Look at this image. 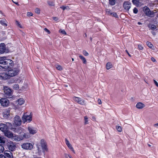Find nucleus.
<instances>
[{
  "label": "nucleus",
  "instance_id": "nucleus-1",
  "mask_svg": "<svg viewBox=\"0 0 158 158\" xmlns=\"http://www.w3.org/2000/svg\"><path fill=\"white\" fill-rule=\"evenodd\" d=\"M14 65V62L11 60L7 59L6 56L0 57V71L3 69L6 70L10 69Z\"/></svg>",
  "mask_w": 158,
  "mask_h": 158
},
{
  "label": "nucleus",
  "instance_id": "nucleus-2",
  "mask_svg": "<svg viewBox=\"0 0 158 158\" xmlns=\"http://www.w3.org/2000/svg\"><path fill=\"white\" fill-rule=\"evenodd\" d=\"M9 128L14 132L19 133V135L27 134L23 131V129L21 127L16 126L14 127L11 123H9Z\"/></svg>",
  "mask_w": 158,
  "mask_h": 158
},
{
  "label": "nucleus",
  "instance_id": "nucleus-3",
  "mask_svg": "<svg viewBox=\"0 0 158 158\" xmlns=\"http://www.w3.org/2000/svg\"><path fill=\"white\" fill-rule=\"evenodd\" d=\"M30 137V135L28 134H19V135L14 134L12 139L15 141H19L23 139L24 138H28Z\"/></svg>",
  "mask_w": 158,
  "mask_h": 158
},
{
  "label": "nucleus",
  "instance_id": "nucleus-4",
  "mask_svg": "<svg viewBox=\"0 0 158 158\" xmlns=\"http://www.w3.org/2000/svg\"><path fill=\"white\" fill-rule=\"evenodd\" d=\"M8 74L10 78L11 77L15 76L18 75L20 71V69L18 68H12L10 69H7Z\"/></svg>",
  "mask_w": 158,
  "mask_h": 158
},
{
  "label": "nucleus",
  "instance_id": "nucleus-5",
  "mask_svg": "<svg viewBox=\"0 0 158 158\" xmlns=\"http://www.w3.org/2000/svg\"><path fill=\"white\" fill-rule=\"evenodd\" d=\"M5 147L10 151L13 152L15 150L16 148L15 145L13 142L11 141H7L5 144Z\"/></svg>",
  "mask_w": 158,
  "mask_h": 158
},
{
  "label": "nucleus",
  "instance_id": "nucleus-6",
  "mask_svg": "<svg viewBox=\"0 0 158 158\" xmlns=\"http://www.w3.org/2000/svg\"><path fill=\"white\" fill-rule=\"evenodd\" d=\"M9 49L4 43L0 44V54H6L9 53Z\"/></svg>",
  "mask_w": 158,
  "mask_h": 158
},
{
  "label": "nucleus",
  "instance_id": "nucleus-7",
  "mask_svg": "<svg viewBox=\"0 0 158 158\" xmlns=\"http://www.w3.org/2000/svg\"><path fill=\"white\" fill-rule=\"evenodd\" d=\"M32 120V115L30 114L27 115L24 114L22 117V120L23 123H24L26 122L29 123Z\"/></svg>",
  "mask_w": 158,
  "mask_h": 158
},
{
  "label": "nucleus",
  "instance_id": "nucleus-8",
  "mask_svg": "<svg viewBox=\"0 0 158 158\" xmlns=\"http://www.w3.org/2000/svg\"><path fill=\"white\" fill-rule=\"evenodd\" d=\"M40 144L42 149L43 152H47L48 150L47 148V143L44 139H41L40 140Z\"/></svg>",
  "mask_w": 158,
  "mask_h": 158
},
{
  "label": "nucleus",
  "instance_id": "nucleus-9",
  "mask_svg": "<svg viewBox=\"0 0 158 158\" xmlns=\"http://www.w3.org/2000/svg\"><path fill=\"white\" fill-rule=\"evenodd\" d=\"M6 141V139L3 136H0V153H2L5 150L2 144L5 143Z\"/></svg>",
  "mask_w": 158,
  "mask_h": 158
},
{
  "label": "nucleus",
  "instance_id": "nucleus-10",
  "mask_svg": "<svg viewBox=\"0 0 158 158\" xmlns=\"http://www.w3.org/2000/svg\"><path fill=\"white\" fill-rule=\"evenodd\" d=\"M21 123L22 121L20 117L19 116L16 115L14 118V123L13 125L14 127L15 126H19L21 125Z\"/></svg>",
  "mask_w": 158,
  "mask_h": 158
},
{
  "label": "nucleus",
  "instance_id": "nucleus-11",
  "mask_svg": "<svg viewBox=\"0 0 158 158\" xmlns=\"http://www.w3.org/2000/svg\"><path fill=\"white\" fill-rule=\"evenodd\" d=\"M21 146L22 148L26 150H31L33 148V145L30 143H23Z\"/></svg>",
  "mask_w": 158,
  "mask_h": 158
},
{
  "label": "nucleus",
  "instance_id": "nucleus-12",
  "mask_svg": "<svg viewBox=\"0 0 158 158\" xmlns=\"http://www.w3.org/2000/svg\"><path fill=\"white\" fill-rule=\"evenodd\" d=\"M9 123H7L5 124L4 123H1L0 124V130L4 133L7 131L9 128Z\"/></svg>",
  "mask_w": 158,
  "mask_h": 158
},
{
  "label": "nucleus",
  "instance_id": "nucleus-13",
  "mask_svg": "<svg viewBox=\"0 0 158 158\" xmlns=\"http://www.w3.org/2000/svg\"><path fill=\"white\" fill-rule=\"evenodd\" d=\"M131 3L129 1L124 2L123 4V6L125 10L127 11L129 10L131 7Z\"/></svg>",
  "mask_w": 158,
  "mask_h": 158
},
{
  "label": "nucleus",
  "instance_id": "nucleus-14",
  "mask_svg": "<svg viewBox=\"0 0 158 158\" xmlns=\"http://www.w3.org/2000/svg\"><path fill=\"white\" fill-rule=\"evenodd\" d=\"M0 103L2 106L6 107L8 106L9 101L7 98H2L0 99Z\"/></svg>",
  "mask_w": 158,
  "mask_h": 158
},
{
  "label": "nucleus",
  "instance_id": "nucleus-15",
  "mask_svg": "<svg viewBox=\"0 0 158 158\" xmlns=\"http://www.w3.org/2000/svg\"><path fill=\"white\" fill-rule=\"evenodd\" d=\"M10 78L7 71L0 73V78L1 79L5 80Z\"/></svg>",
  "mask_w": 158,
  "mask_h": 158
},
{
  "label": "nucleus",
  "instance_id": "nucleus-16",
  "mask_svg": "<svg viewBox=\"0 0 158 158\" xmlns=\"http://www.w3.org/2000/svg\"><path fill=\"white\" fill-rule=\"evenodd\" d=\"M73 99L76 102L81 105H84L85 104V101L80 98L74 97L73 98Z\"/></svg>",
  "mask_w": 158,
  "mask_h": 158
},
{
  "label": "nucleus",
  "instance_id": "nucleus-17",
  "mask_svg": "<svg viewBox=\"0 0 158 158\" xmlns=\"http://www.w3.org/2000/svg\"><path fill=\"white\" fill-rule=\"evenodd\" d=\"M4 92L5 94L9 97L11 96V90L7 86H5L4 89Z\"/></svg>",
  "mask_w": 158,
  "mask_h": 158
},
{
  "label": "nucleus",
  "instance_id": "nucleus-18",
  "mask_svg": "<svg viewBox=\"0 0 158 158\" xmlns=\"http://www.w3.org/2000/svg\"><path fill=\"white\" fill-rule=\"evenodd\" d=\"M3 116L4 118L7 119L9 118L10 115V110L8 108L5 110L3 113Z\"/></svg>",
  "mask_w": 158,
  "mask_h": 158
},
{
  "label": "nucleus",
  "instance_id": "nucleus-19",
  "mask_svg": "<svg viewBox=\"0 0 158 158\" xmlns=\"http://www.w3.org/2000/svg\"><path fill=\"white\" fill-rule=\"evenodd\" d=\"M106 12L107 13L110 15H111L113 17L116 18H118V16L117 15L116 12H112L110 9H107L106 10Z\"/></svg>",
  "mask_w": 158,
  "mask_h": 158
},
{
  "label": "nucleus",
  "instance_id": "nucleus-20",
  "mask_svg": "<svg viewBox=\"0 0 158 158\" xmlns=\"http://www.w3.org/2000/svg\"><path fill=\"white\" fill-rule=\"evenodd\" d=\"M4 155L7 158H13L12 153L10 151H5L4 152Z\"/></svg>",
  "mask_w": 158,
  "mask_h": 158
},
{
  "label": "nucleus",
  "instance_id": "nucleus-21",
  "mask_svg": "<svg viewBox=\"0 0 158 158\" xmlns=\"http://www.w3.org/2000/svg\"><path fill=\"white\" fill-rule=\"evenodd\" d=\"M28 130L30 134L34 135L37 132L35 129L32 127H28Z\"/></svg>",
  "mask_w": 158,
  "mask_h": 158
},
{
  "label": "nucleus",
  "instance_id": "nucleus-22",
  "mask_svg": "<svg viewBox=\"0 0 158 158\" xmlns=\"http://www.w3.org/2000/svg\"><path fill=\"white\" fill-rule=\"evenodd\" d=\"M4 133L5 135L8 138H11L12 139H13V137L14 134L12 133L7 130Z\"/></svg>",
  "mask_w": 158,
  "mask_h": 158
},
{
  "label": "nucleus",
  "instance_id": "nucleus-23",
  "mask_svg": "<svg viewBox=\"0 0 158 158\" xmlns=\"http://www.w3.org/2000/svg\"><path fill=\"white\" fill-rule=\"evenodd\" d=\"M148 27L149 28L150 30H151L152 31L156 30V26L153 24L149 23L148 25Z\"/></svg>",
  "mask_w": 158,
  "mask_h": 158
},
{
  "label": "nucleus",
  "instance_id": "nucleus-24",
  "mask_svg": "<svg viewBox=\"0 0 158 158\" xmlns=\"http://www.w3.org/2000/svg\"><path fill=\"white\" fill-rule=\"evenodd\" d=\"M24 103V101L22 98H19L18 99L16 103H17V105L18 106L21 105L22 104H23Z\"/></svg>",
  "mask_w": 158,
  "mask_h": 158
},
{
  "label": "nucleus",
  "instance_id": "nucleus-25",
  "mask_svg": "<svg viewBox=\"0 0 158 158\" xmlns=\"http://www.w3.org/2000/svg\"><path fill=\"white\" fill-rule=\"evenodd\" d=\"M136 107L138 109H141L144 106V105L141 102H138L136 105Z\"/></svg>",
  "mask_w": 158,
  "mask_h": 158
},
{
  "label": "nucleus",
  "instance_id": "nucleus-26",
  "mask_svg": "<svg viewBox=\"0 0 158 158\" xmlns=\"http://www.w3.org/2000/svg\"><path fill=\"white\" fill-rule=\"evenodd\" d=\"M147 45L152 50L154 49V47L153 44L150 42L147 41L146 42Z\"/></svg>",
  "mask_w": 158,
  "mask_h": 158
},
{
  "label": "nucleus",
  "instance_id": "nucleus-27",
  "mask_svg": "<svg viewBox=\"0 0 158 158\" xmlns=\"http://www.w3.org/2000/svg\"><path fill=\"white\" fill-rule=\"evenodd\" d=\"M132 2L133 4L138 6L139 5V0H132Z\"/></svg>",
  "mask_w": 158,
  "mask_h": 158
},
{
  "label": "nucleus",
  "instance_id": "nucleus-28",
  "mask_svg": "<svg viewBox=\"0 0 158 158\" xmlns=\"http://www.w3.org/2000/svg\"><path fill=\"white\" fill-rule=\"evenodd\" d=\"M151 11L150 9L147 7L144 11V13L146 15L148 16Z\"/></svg>",
  "mask_w": 158,
  "mask_h": 158
},
{
  "label": "nucleus",
  "instance_id": "nucleus-29",
  "mask_svg": "<svg viewBox=\"0 0 158 158\" xmlns=\"http://www.w3.org/2000/svg\"><path fill=\"white\" fill-rule=\"evenodd\" d=\"M112 67V65L110 62H108L106 65V68L108 70Z\"/></svg>",
  "mask_w": 158,
  "mask_h": 158
},
{
  "label": "nucleus",
  "instance_id": "nucleus-30",
  "mask_svg": "<svg viewBox=\"0 0 158 158\" xmlns=\"http://www.w3.org/2000/svg\"><path fill=\"white\" fill-rule=\"evenodd\" d=\"M79 58L81 59L83 62V63L84 64H86V63L87 61L85 58L82 56L80 55L79 56Z\"/></svg>",
  "mask_w": 158,
  "mask_h": 158
},
{
  "label": "nucleus",
  "instance_id": "nucleus-31",
  "mask_svg": "<svg viewBox=\"0 0 158 158\" xmlns=\"http://www.w3.org/2000/svg\"><path fill=\"white\" fill-rule=\"evenodd\" d=\"M13 87L14 89L17 90L19 88V86L18 84H16L13 85Z\"/></svg>",
  "mask_w": 158,
  "mask_h": 158
},
{
  "label": "nucleus",
  "instance_id": "nucleus-32",
  "mask_svg": "<svg viewBox=\"0 0 158 158\" xmlns=\"http://www.w3.org/2000/svg\"><path fill=\"white\" fill-rule=\"evenodd\" d=\"M6 20H1L0 21V23L2 26L6 27L7 26V24L6 23Z\"/></svg>",
  "mask_w": 158,
  "mask_h": 158
},
{
  "label": "nucleus",
  "instance_id": "nucleus-33",
  "mask_svg": "<svg viewBox=\"0 0 158 158\" xmlns=\"http://www.w3.org/2000/svg\"><path fill=\"white\" fill-rule=\"evenodd\" d=\"M155 13L156 12H155L153 11H151L148 16L150 17H152L154 16Z\"/></svg>",
  "mask_w": 158,
  "mask_h": 158
},
{
  "label": "nucleus",
  "instance_id": "nucleus-34",
  "mask_svg": "<svg viewBox=\"0 0 158 158\" xmlns=\"http://www.w3.org/2000/svg\"><path fill=\"white\" fill-rule=\"evenodd\" d=\"M109 3L110 5L113 6L115 4V0H109Z\"/></svg>",
  "mask_w": 158,
  "mask_h": 158
},
{
  "label": "nucleus",
  "instance_id": "nucleus-35",
  "mask_svg": "<svg viewBox=\"0 0 158 158\" xmlns=\"http://www.w3.org/2000/svg\"><path fill=\"white\" fill-rule=\"evenodd\" d=\"M67 146L74 153H75V151L73 147H72V145L70 144L67 145Z\"/></svg>",
  "mask_w": 158,
  "mask_h": 158
},
{
  "label": "nucleus",
  "instance_id": "nucleus-36",
  "mask_svg": "<svg viewBox=\"0 0 158 158\" xmlns=\"http://www.w3.org/2000/svg\"><path fill=\"white\" fill-rule=\"evenodd\" d=\"M116 128L117 130L119 132H121L122 130V128L120 126H116Z\"/></svg>",
  "mask_w": 158,
  "mask_h": 158
},
{
  "label": "nucleus",
  "instance_id": "nucleus-37",
  "mask_svg": "<svg viewBox=\"0 0 158 158\" xmlns=\"http://www.w3.org/2000/svg\"><path fill=\"white\" fill-rule=\"evenodd\" d=\"M60 8L62 9L63 10H64L65 9H69V8L68 6H62L60 7Z\"/></svg>",
  "mask_w": 158,
  "mask_h": 158
},
{
  "label": "nucleus",
  "instance_id": "nucleus-38",
  "mask_svg": "<svg viewBox=\"0 0 158 158\" xmlns=\"http://www.w3.org/2000/svg\"><path fill=\"white\" fill-rule=\"evenodd\" d=\"M64 155L65 158H73L70 155L67 153H64Z\"/></svg>",
  "mask_w": 158,
  "mask_h": 158
},
{
  "label": "nucleus",
  "instance_id": "nucleus-39",
  "mask_svg": "<svg viewBox=\"0 0 158 158\" xmlns=\"http://www.w3.org/2000/svg\"><path fill=\"white\" fill-rule=\"evenodd\" d=\"M16 24L20 28H23L22 25L20 24V23L17 20L16 21Z\"/></svg>",
  "mask_w": 158,
  "mask_h": 158
},
{
  "label": "nucleus",
  "instance_id": "nucleus-40",
  "mask_svg": "<svg viewBox=\"0 0 158 158\" xmlns=\"http://www.w3.org/2000/svg\"><path fill=\"white\" fill-rule=\"evenodd\" d=\"M16 80L14 79L13 78V79H10V80H9V81H8V83H11V84H12V83H14L16 81Z\"/></svg>",
  "mask_w": 158,
  "mask_h": 158
},
{
  "label": "nucleus",
  "instance_id": "nucleus-41",
  "mask_svg": "<svg viewBox=\"0 0 158 158\" xmlns=\"http://www.w3.org/2000/svg\"><path fill=\"white\" fill-rule=\"evenodd\" d=\"M35 12L36 13L39 14L40 13V10L39 8H36L35 9Z\"/></svg>",
  "mask_w": 158,
  "mask_h": 158
},
{
  "label": "nucleus",
  "instance_id": "nucleus-42",
  "mask_svg": "<svg viewBox=\"0 0 158 158\" xmlns=\"http://www.w3.org/2000/svg\"><path fill=\"white\" fill-rule=\"evenodd\" d=\"M48 3L50 6H53L54 5V2L52 1H48Z\"/></svg>",
  "mask_w": 158,
  "mask_h": 158
},
{
  "label": "nucleus",
  "instance_id": "nucleus-43",
  "mask_svg": "<svg viewBox=\"0 0 158 158\" xmlns=\"http://www.w3.org/2000/svg\"><path fill=\"white\" fill-rule=\"evenodd\" d=\"M133 12L135 14H137L138 12V10L136 7H135L133 10Z\"/></svg>",
  "mask_w": 158,
  "mask_h": 158
},
{
  "label": "nucleus",
  "instance_id": "nucleus-44",
  "mask_svg": "<svg viewBox=\"0 0 158 158\" xmlns=\"http://www.w3.org/2000/svg\"><path fill=\"white\" fill-rule=\"evenodd\" d=\"M60 32L63 35H66V33L64 30H60Z\"/></svg>",
  "mask_w": 158,
  "mask_h": 158
},
{
  "label": "nucleus",
  "instance_id": "nucleus-45",
  "mask_svg": "<svg viewBox=\"0 0 158 158\" xmlns=\"http://www.w3.org/2000/svg\"><path fill=\"white\" fill-rule=\"evenodd\" d=\"M83 53L85 56H88L89 55L88 53L85 50H83Z\"/></svg>",
  "mask_w": 158,
  "mask_h": 158
},
{
  "label": "nucleus",
  "instance_id": "nucleus-46",
  "mask_svg": "<svg viewBox=\"0 0 158 158\" xmlns=\"http://www.w3.org/2000/svg\"><path fill=\"white\" fill-rule=\"evenodd\" d=\"M56 69L59 70H62L63 68L60 65H58L56 67Z\"/></svg>",
  "mask_w": 158,
  "mask_h": 158
},
{
  "label": "nucleus",
  "instance_id": "nucleus-47",
  "mask_svg": "<svg viewBox=\"0 0 158 158\" xmlns=\"http://www.w3.org/2000/svg\"><path fill=\"white\" fill-rule=\"evenodd\" d=\"M138 48L140 50H142L143 49V46L140 44L138 45Z\"/></svg>",
  "mask_w": 158,
  "mask_h": 158
},
{
  "label": "nucleus",
  "instance_id": "nucleus-48",
  "mask_svg": "<svg viewBox=\"0 0 158 158\" xmlns=\"http://www.w3.org/2000/svg\"><path fill=\"white\" fill-rule=\"evenodd\" d=\"M33 15L32 13L31 12H28L27 13V15L28 16H32Z\"/></svg>",
  "mask_w": 158,
  "mask_h": 158
},
{
  "label": "nucleus",
  "instance_id": "nucleus-49",
  "mask_svg": "<svg viewBox=\"0 0 158 158\" xmlns=\"http://www.w3.org/2000/svg\"><path fill=\"white\" fill-rule=\"evenodd\" d=\"M65 142L66 144V145L67 146L69 145V144H70V143H69V141H68V139L67 138H65Z\"/></svg>",
  "mask_w": 158,
  "mask_h": 158
},
{
  "label": "nucleus",
  "instance_id": "nucleus-50",
  "mask_svg": "<svg viewBox=\"0 0 158 158\" xmlns=\"http://www.w3.org/2000/svg\"><path fill=\"white\" fill-rule=\"evenodd\" d=\"M84 119L85 120V124H86L88 123V118L87 116H85L84 117Z\"/></svg>",
  "mask_w": 158,
  "mask_h": 158
},
{
  "label": "nucleus",
  "instance_id": "nucleus-51",
  "mask_svg": "<svg viewBox=\"0 0 158 158\" xmlns=\"http://www.w3.org/2000/svg\"><path fill=\"white\" fill-rule=\"evenodd\" d=\"M44 30L45 31L47 32L48 34H49L50 33V31L49 30H48L47 28H45L44 29Z\"/></svg>",
  "mask_w": 158,
  "mask_h": 158
},
{
  "label": "nucleus",
  "instance_id": "nucleus-52",
  "mask_svg": "<svg viewBox=\"0 0 158 158\" xmlns=\"http://www.w3.org/2000/svg\"><path fill=\"white\" fill-rule=\"evenodd\" d=\"M53 19L55 21H58L59 20V19L56 17H53Z\"/></svg>",
  "mask_w": 158,
  "mask_h": 158
},
{
  "label": "nucleus",
  "instance_id": "nucleus-53",
  "mask_svg": "<svg viewBox=\"0 0 158 158\" xmlns=\"http://www.w3.org/2000/svg\"><path fill=\"white\" fill-rule=\"evenodd\" d=\"M154 82L156 85L158 87V83L155 80H153Z\"/></svg>",
  "mask_w": 158,
  "mask_h": 158
},
{
  "label": "nucleus",
  "instance_id": "nucleus-54",
  "mask_svg": "<svg viewBox=\"0 0 158 158\" xmlns=\"http://www.w3.org/2000/svg\"><path fill=\"white\" fill-rule=\"evenodd\" d=\"M151 60L153 62H155L156 61V59L153 57H152L151 58Z\"/></svg>",
  "mask_w": 158,
  "mask_h": 158
},
{
  "label": "nucleus",
  "instance_id": "nucleus-55",
  "mask_svg": "<svg viewBox=\"0 0 158 158\" xmlns=\"http://www.w3.org/2000/svg\"><path fill=\"white\" fill-rule=\"evenodd\" d=\"M98 103L99 104H101V103H102V101H101V100L100 99H98Z\"/></svg>",
  "mask_w": 158,
  "mask_h": 158
},
{
  "label": "nucleus",
  "instance_id": "nucleus-56",
  "mask_svg": "<svg viewBox=\"0 0 158 158\" xmlns=\"http://www.w3.org/2000/svg\"><path fill=\"white\" fill-rule=\"evenodd\" d=\"M154 31H152L151 33L153 35H156V33Z\"/></svg>",
  "mask_w": 158,
  "mask_h": 158
},
{
  "label": "nucleus",
  "instance_id": "nucleus-57",
  "mask_svg": "<svg viewBox=\"0 0 158 158\" xmlns=\"http://www.w3.org/2000/svg\"><path fill=\"white\" fill-rule=\"evenodd\" d=\"M125 52H126V53L128 55L130 56V57H131V54L129 53V52H128V51H127V50H125Z\"/></svg>",
  "mask_w": 158,
  "mask_h": 158
},
{
  "label": "nucleus",
  "instance_id": "nucleus-58",
  "mask_svg": "<svg viewBox=\"0 0 158 158\" xmlns=\"http://www.w3.org/2000/svg\"><path fill=\"white\" fill-rule=\"evenodd\" d=\"M0 13L2 15H3V16H5L4 15V14L2 12L1 10L0 11Z\"/></svg>",
  "mask_w": 158,
  "mask_h": 158
},
{
  "label": "nucleus",
  "instance_id": "nucleus-59",
  "mask_svg": "<svg viewBox=\"0 0 158 158\" xmlns=\"http://www.w3.org/2000/svg\"><path fill=\"white\" fill-rule=\"evenodd\" d=\"M138 25H141V24H142V23L140 22H138Z\"/></svg>",
  "mask_w": 158,
  "mask_h": 158
},
{
  "label": "nucleus",
  "instance_id": "nucleus-60",
  "mask_svg": "<svg viewBox=\"0 0 158 158\" xmlns=\"http://www.w3.org/2000/svg\"><path fill=\"white\" fill-rule=\"evenodd\" d=\"M154 126H158V123H156V124H155V125H154Z\"/></svg>",
  "mask_w": 158,
  "mask_h": 158
},
{
  "label": "nucleus",
  "instance_id": "nucleus-61",
  "mask_svg": "<svg viewBox=\"0 0 158 158\" xmlns=\"http://www.w3.org/2000/svg\"><path fill=\"white\" fill-rule=\"evenodd\" d=\"M85 37H87V34L86 33H85Z\"/></svg>",
  "mask_w": 158,
  "mask_h": 158
},
{
  "label": "nucleus",
  "instance_id": "nucleus-62",
  "mask_svg": "<svg viewBox=\"0 0 158 158\" xmlns=\"http://www.w3.org/2000/svg\"><path fill=\"white\" fill-rule=\"evenodd\" d=\"M15 4H16V5H19L18 2H15Z\"/></svg>",
  "mask_w": 158,
  "mask_h": 158
},
{
  "label": "nucleus",
  "instance_id": "nucleus-63",
  "mask_svg": "<svg viewBox=\"0 0 158 158\" xmlns=\"http://www.w3.org/2000/svg\"><path fill=\"white\" fill-rule=\"evenodd\" d=\"M64 86H65V87H68V85H65Z\"/></svg>",
  "mask_w": 158,
  "mask_h": 158
},
{
  "label": "nucleus",
  "instance_id": "nucleus-64",
  "mask_svg": "<svg viewBox=\"0 0 158 158\" xmlns=\"http://www.w3.org/2000/svg\"><path fill=\"white\" fill-rule=\"evenodd\" d=\"M72 61H74V59H73V58H72Z\"/></svg>",
  "mask_w": 158,
  "mask_h": 158
}]
</instances>
